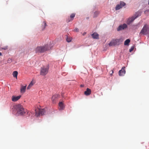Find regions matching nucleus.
Here are the masks:
<instances>
[{"label":"nucleus","mask_w":149,"mask_h":149,"mask_svg":"<svg viewBox=\"0 0 149 149\" xmlns=\"http://www.w3.org/2000/svg\"><path fill=\"white\" fill-rule=\"evenodd\" d=\"M15 108L17 113L21 115H23L26 113H28V110L24 109L22 105L18 104L16 105Z\"/></svg>","instance_id":"f257e3e1"},{"label":"nucleus","mask_w":149,"mask_h":149,"mask_svg":"<svg viewBox=\"0 0 149 149\" xmlns=\"http://www.w3.org/2000/svg\"><path fill=\"white\" fill-rule=\"evenodd\" d=\"M49 49L48 45H45L42 46L37 47L35 49V51L36 53H43Z\"/></svg>","instance_id":"f03ea898"},{"label":"nucleus","mask_w":149,"mask_h":149,"mask_svg":"<svg viewBox=\"0 0 149 149\" xmlns=\"http://www.w3.org/2000/svg\"><path fill=\"white\" fill-rule=\"evenodd\" d=\"M123 40V39L120 38L119 39H113L109 44V46H114L119 45Z\"/></svg>","instance_id":"7ed1b4c3"},{"label":"nucleus","mask_w":149,"mask_h":149,"mask_svg":"<svg viewBox=\"0 0 149 149\" xmlns=\"http://www.w3.org/2000/svg\"><path fill=\"white\" fill-rule=\"evenodd\" d=\"M139 35H147L149 34V26L147 24H145L139 33Z\"/></svg>","instance_id":"20e7f679"},{"label":"nucleus","mask_w":149,"mask_h":149,"mask_svg":"<svg viewBox=\"0 0 149 149\" xmlns=\"http://www.w3.org/2000/svg\"><path fill=\"white\" fill-rule=\"evenodd\" d=\"M141 15V13L140 12H138L136 13L135 15V16H132L129 18L127 21V23L128 24H130L137 17Z\"/></svg>","instance_id":"39448f33"},{"label":"nucleus","mask_w":149,"mask_h":149,"mask_svg":"<svg viewBox=\"0 0 149 149\" xmlns=\"http://www.w3.org/2000/svg\"><path fill=\"white\" fill-rule=\"evenodd\" d=\"M49 67L45 68L43 67L41 68L40 72V74L44 76L46 75L48 72Z\"/></svg>","instance_id":"423d86ee"},{"label":"nucleus","mask_w":149,"mask_h":149,"mask_svg":"<svg viewBox=\"0 0 149 149\" xmlns=\"http://www.w3.org/2000/svg\"><path fill=\"white\" fill-rule=\"evenodd\" d=\"M125 3L124 2L121 1L120 4H118L116 5L115 8V9L116 10H118L125 6Z\"/></svg>","instance_id":"0eeeda50"},{"label":"nucleus","mask_w":149,"mask_h":149,"mask_svg":"<svg viewBox=\"0 0 149 149\" xmlns=\"http://www.w3.org/2000/svg\"><path fill=\"white\" fill-rule=\"evenodd\" d=\"M127 27V25L125 24H123L120 25L117 28V31H120L124 29Z\"/></svg>","instance_id":"6e6552de"},{"label":"nucleus","mask_w":149,"mask_h":149,"mask_svg":"<svg viewBox=\"0 0 149 149\" xmlns=\"http://www.w3.org/2000/svg\"><path fill=\"white\" fill-rule=\"evenodd\" d=\"M45 111L44 109H40L39 110L38 113L37 111H36V114L37 116H42L44 114Z\"/></svg>","instance_id":"1a4fd4ad"},{"label":"nucleus","mask_w":149,"mask_h":149,"mask_svg":"<svg viewBox=\"0 0 149 149\" xmlns=\"http://www.w3.org/2000/svg\"><path fill=\"white\" fill-rule=\"evenodd\" d=\"M21 97V95L16 96L15 95H13L11 97L12 100V101L15 102L18 100Z\"/></svg>","instance_id":"9d476101"},{"label":"nucleus","mask_w":149,"mask_h":149,"mask_svg":"<svg viewBox=\"0 0 149 149\" xmlns=\"http://www.w3.org/2000/svg\"><path fill=\"white\" fill-rule=\"evenodd\" d=\"M125 67H123L119 71L118 74L120 76H123L125 73Z\"/></svg>","instance_id":"9b49d317"},{"label":"nucleus","mask_w":149,"mask_h":149,"mask_svg":"<svg viewBox=\"0 0 149 149\" xmlns=\"http://www.w3.org/2000/svg\"><path fill=\"white\" fill-rule=\"evenodd\" d=\"M75 15V13L72 14L70 16V18L69 17L66 20V21L67 22H70L72 21L73 19L74 18V17Z\"/></svg>","instance_id":"f8f14e48"},{"label":"nucleus","mask_w":149,"mask_h":149,"mask_svg":"<svg viewBox=\"0 0 149 149\" xmlns=\"http://www.w3.org/2000/svg\"><path fill=\"white\" fill-rule=\"evenodd\" d=\"M91 90L88 88H87L86 89V91L84 92V94L86 95H89L91 93Z\"/></svg>","instance_id":"ddd939ff"},{"label":"nucleus","mask_w":149,"mask_h":149,"mask_svg":"<svg viewBox=\"0 0 149 149\" xmlns=\"http://www.w3.org/2000/svg\"><path fill=\"white\" fill-rule=\"evenodd\" d=\"M92 37L94 39H98L99 38V35L96 33H94L92 34Z\"/></svg>","instance_id":"4468645a"},{"label":"nucleus","mask_w":149,"mask_h":149,"mask_svg":"<svg viewBox=\"0 0 149 149\" xmlns=\"http://www.w3.org/2000/svg\"><path fill=\"white\" fill-rule=\"evenodd\" d=\"M26 85L25 86H22L20 88L21 93H24L25 92L26 89Z\"/></svg>","instance_id":"2eb2a0df"},{"label":"nucleus","mask_w":149,"mask_h":149,"mask_svg":"<svg viewBox=\"0 0 149 149\" xmlns=\"http://www.w3.org/2000/svg\"><path fill=\"white\" fill-rule=\"evenodd\" d=\"M59 106L60 107V110H63L64 108V106L63 103L62 102H60L59 103Z\"/></svg>","instance_id":"dca6fc26"},{"label":"nucleus","mask_w":149,"mask_h":149,"mask_svg":"<svg viewBox=\"0 0 149 149\" xmlns=\"http://www.w3.org/2000/svg\"><path fill=\"white\" fill-rule=\"evenodd\" d=\"M47 26L46 23L45 21H44L42 23V30H44L45 27Z\"/></svg>","instance_id":"f3484780"},{"label":"nucleus","mask_w":149,"mask_h":149,"mask_svg":"<svg viewBox=\"0 0 149 149\" xmlns=\"http://www.w3.org/2000/svg\"><path fill=\"white\" fill-rule=\"evenodd\" d=\"M130 40L129 39H127L126 40L124 43V45H128L129 44L130 42Z\"/></svg>","instance_id":"a211bd4d"},{"label":"nucleus","mask_w":149,"mask_h":149,"mask_svg":"<svg viewBox=\"0 0 149 149\" xmlns=\"http://www.w3.org/2000/svg\"><path fill=\"white\" fill-rule=\"evenodd\" d=\"M17 74L18 72L17 71H14L13 72V75L14 77H16L17 78Z\"/></svg>","instance_id":"6ab92c4d"},{"label":"nucleus","mask_w":149,"mask_h":149,"mask_svg":"<svg viewBox=\"0 0 149 149\" xmlns=\"http://www.w3.org/2000/svg\"><path fill=\"white\" fill-rule=\"evenodd\" d=\"M33 82L32 81H31V83H30V84H29L28 86L27 87V89H30L33 86Z\"/></svg>","instance_id":"aec40b11"},{"label":"nucleus","mask_w":149,"mask_h":149,"mask_svg":"<svg viewBox=\"0 0 149 149\" xmlns=\"http://www.w3.org/2000/svg\"><path fill=\"white\" fill-rule=\"evenodd\" d=\"M72 39L70 38H67L66 39V41L68 42H70L72 40Z\"/></svg>","instance_id":"412c9836"},{"label":"nucleus","mask_w":149,"mask_h":149,"mask_svg":"<svg viewBox=\"0 0 149 149\" xmlns=\"http://www.w3.org/2000/svg\"><path fill=\"white\" fill-rule=\"evenodd\" d=\"M99 14V12H95L94 13V17H96L97 16V15H98Z\"/></svg>","instance_id":"4be33fe9"},{"label":"nucleus","mask_w":149,"mask_h":149,"mask_svg":"<svg viewBox=\"0 0 149 149\" xmlns=\"http://www.w3.org/2000/svg\"><path fill=\"white\" fill-rule=\"evenodd\" d=\"M134 49V46H132L131 48L129 50L130 52H131L132 51H133Z\"/></svg>","instance_id":"5701e85b"},{"label":"nucleus","mask_w":149,"mask_h":149,"mask_svg":"<svg viewBox=\"0 0 149 149\" xmlns=\"http://www.w3.org/2000/svg\"><path fill=\"white\" fill-rule=\"evenodd\" d=\"M2 49H3L4 50H6L8 49V46H6L5 47H1Z\"/></svg>","instance_id":"b1692460"},{"label":"nucleus","mask_w":149,"mask_h":149,"mask_svg":"<svg viewBox=\"0 0 149 149\" xmlns=\"http://www.w3.org/2000/svg\"><path fill=\"white\" fill-rule=\"evenodd\" d=\"M74 31L78 32L79 31V29L77 28H76L74 30Z\"/></svg>","instance_id":"393cba45"},{"label":"nucleus","mask_w":149,"mask_h":149,"mask_svg":"<svg viewBox=\"0 0 149 149\" xmlns=\"http://www.w3.org/2000/svg\"><path fill=\"white\" fill-rule=\"evenodd\" d=\"M56 95H54L52 97V100L54 101L55 100V97H56Z\"/></svg>","instance_id":"a878e982"},{"label":"nucleus","mask_w":149,"mask_h":149,"mask_svg":"<svg viewBox=\"0 0 149 149\" xmlns=\"http://www.w3.org/2000/svg\"><path fill=\"white\" fill-rule=\"evenodd\" d=\"M80 86L81 87H84V85H80Z\"/></svg>","instance_id":"bb28decb"},{"label":"nucleus","mask_w":149,"mask_h":149,"mask_svg":"<svg viewBox=\"0 0 149 149\" xmlns=\"http://www.w3.org/2000/svg\"><path fill=\"white\" fill-rule=\"evenodd\" d=\"M86 32H84L83 33V35L84 36L86 34Z\"/></svg>","instance_id":"cd10ccee"},{"label":"nucleus","mask_w":149,"mask_h":149,"mask_svg":"<svg viewBox=\"0 0 149 149\" xmlns=\"http://www.w3.org/2000/svg\"><path fill=\"white\" fill-rule=\"evenodd\" d=\"M2 55V54L1 52H0V56Z\"/></svg>","instance_id":"c85d7f7f"},{"label":"nucleus","mask_w":149,"mask_h":149,"mask_svg":"<svg viewBox=\"0 0 149 149\" xmlns=\"http://www.w3.org/2000/svg\"><path fill=\"white\" fill-rule=\"evenodd\" d=\"M113 70H112V73H111V74L113 73Z\"/></svg>","instance_id":"c756f323"},{"label":"nucleus","mask_w":149,"mask_h":149,"mask_svg":"<svg viewBox=\"0 0 149 149\" xmlns=\"http://www.w3.org/2000/svg\"><path fill=\"white\" fill-rule=\"evenodd\" d=\"M148 4L149 5V0L148 3Z\"/></svg>","instance_id":"7c9ffc66"}]
</instances>
